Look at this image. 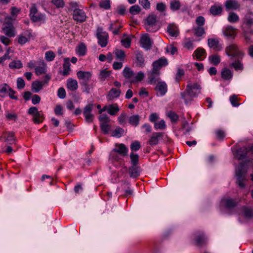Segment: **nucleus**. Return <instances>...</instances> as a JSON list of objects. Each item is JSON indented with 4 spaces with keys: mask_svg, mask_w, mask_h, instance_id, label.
Segmentation results:
<instances>
[{
    "mask_svg": "<svg viewBox=\"0 0 253 253\" xmlns=\"http://www.w3.org/2000/svg\"><path fill=\"white\" fill-rule=\"evenodd\" d=\"M167 116L170 119L172 122L175 123L178 119V116L174 112L169 111L167 113Z\"/></svg>",
    "mask_w": 253,
    "mask_h": 253,
    "instance_id": "nucleus-47",
    "label": "nucleus"
},
{
    "mask_svg": "<svg viewBox=\"0 0 253 253\" xmlns=\"http://www.w3.org/2000/svg\"><path fill=\"white\" fill-rule=\"evenodd\" d=\"M216 138L219 140H222L225 136V132L221 129H217L215 131Z\"/></svg>",
    "mask_w": 253,
    "mask_h": 253,
    "instance_id": "nucleus-57",
    "label": "nucleus"
},
{
    "mask_svg": "<svg viewBox=\"0 0 253 253\" xmlns=\"http://www.w3.org/2000/svg\"><path fill=\"white\" fill-rule=\"evenodd\" d=\"M140 148V143L137 141L133 142L130 145V149L132 151H136Z\"/></svg>",
    "mask_w": 253,
    "mask_h": 253,
    "instance_id": "nucleus-63",
    "label": "nucleus"
},
{
    "mask_svg": "<svg viewBox=\"0 0 253 253\" xmlns=\"http://www.w3.org/2000/svg\"><path fill=\"white\" fill-rule=\"evenodd\" d=\"M100 7L105 9H108L110 8V2L109 0H102L99 3Z\"/></svg>",
    "mask_w": 253,
    "mask_h": 253,
    "instance_id": "nucleus-59",
    "label": "nucleus"
},
{
    "mask_svg": "<svg viewBox=\"0 0 253 253\" xmlns=\"http://www.w3.org/2000/svg\"><path fill=\"white\" fill-rule=\"evenodd\" d=\"M0 140L3 141L7 145L16 144V137L14 132L12 131H5L1 133Z\"/></svg>",
    "mask_w": 253,
    "mask_h": 253,
    "instance_id": "nucleus-5",
    "label": "nucleus"
},
{
    "mask_svg": "<svg viewBox=\"0 0 253 253\" xmlns=\"http://www.w3.org/2000/svg\"><path fill=\"white\" fill-rule=\"evenodd\" d=\"M124 132V130L123 128L117 127L114 131H112L111 135L113 137L119 138L122 135Z\"/></svg>",
    "mask_w": 253,
    "mask_h": 253,
    "instance_id": "nucleus-48",
    "label": "nucleus"
},
{
    "mask_svg": "<svg viewBox=\"0 0 253 253\" xmlns=\"http://www.w3.org/2000/svg\"><path fill=\"white\" fill-rule=\"evenodd\" d=\"M128 121L131 125L136 126L139 124L140 117L138 115H132L129 118Z\"/></svg>",
    "mask_w": 253,
    "mask_h": 253,
    "instance_id": "nucleus-42",
    "label": "nucleus"
},
{
    "mask_svg": "<svg viewBox=\"0 0 253 253\" xmlns=\"http://www.w3.org/2000/svg\"><path fill=\"white\" fill-rule=\"evenodd\" d=\"M191 86L187 85L185 90L181 93L182 98L184 100L186 104L190 102L194 97H195L196 93L191 90Z\"/></svg>",
    "mask_w": 253,
    "mask_h": 253,
    "instance_id": "nucleus-8",
    "label": "nucleus"
},
{
    "mask_svg": "<svg viewBox=\"0 0 253 253\" xmlns=\"http://www.w3.org/2000/svg\"><path fill=\"white\" fill-rule=\"evenodd\" d=\"M132 37H133L131 35L127 36L126 34H124L122 39L121 40L122 45L126 48L129 47Z\"/></svg>",
    "mask_w": 253,
    "mask_h": 253,
    "instance_id": "nucleus-30",
    "label": "nucleus"
},
{
    "mask_svg": "<svg viewBox=\"0 0 253 253\" xmlns=\"http://www.w3.org/2000/svg\"><path fill=\"white\" fill-rule=\"evenodd\" d=\"M236 30L232 26H227L224 29L223 32L225 37L234 39L236 35Z\"/></svg>",
    "mask_w": 253,
    "mask_h": 253,
    "instance_id": "nucleus-18",
    "label": "nucleus"
},
{
    "mask_svg": "<svg viewBox=\"0 0 253 253\" xmlns=\"http://www.w3.org/2000/svg\"><path fill=\"white\" fill-rule=\"evenodd\" d=\"M9 66L11 69H20L22 67V63L20 60H15L11 62Z\"/></svg>",
    "mask_w": 253,
    "mask_h": 253,
    "instance_id": "nucleus-53",
    "label": "nucleus"
},
{
    "mask_svg": "<svg viewBox=\"0 0 253 253\" xmlns=\"http://www.w3.org/2000/svg\"><path fill=\"white\" fill-rule=\"evenodd\" d=\"M70 64L69 62H65L63 64V71L62 72V75L63 76H67L69 74L70 70Z\"/></svg>",
    "mask_w": 253,
    "mask_h": 253,
    "instance_id": "nucleus-58",
    "label": "nucleus"
},
{
    "mask_svg": "<svg viewBox=\"0 0 253 253\" xmlns=\"http://www.w3.org/2000/svg\"><path fill=\"white\" fill-rule=\"evenodd\" d=\"M136 59L137 65L139 66H142L144 64V59L141 53L137 52L136 54Z\"/></svg>",
    "mask_w": 253,
    "mask_h": 253,
    "instance_id": "nucleus-49",
    "label": "nucleus"
},
{
    "mask_svg": "<svg viewBox=\"0 0 253 253\" xmlns=\"http://www.w3.org/2000/svg\"><path fill=\"white\" fill-rule=\"evenodd\" d=\"M120 109L117 104H114L108 106V113L111 115H116Z\"/></svg>",
    "mask_w": 253,
    "mask_h": 253,
    "instance_id": "nucleus-35",
    "label": "nucleus"
},
{
    "mask_svg": "<svg viewBox=\"0 0 253 253\" xmlns=\"http://www.w3.org/2000/svg\"><path fill=\"white\" fill-rule=\"evenodd\" d=\"M112 152H116L121 156H125L127 155L128 149L124 144H116Z\"/></svg>",
    "mask_w": 253,
    "mask_h": 253,
    "instance_id": "nucleus-14",
    "label": "nucleus"
},
{
    "mask_svg": "<svg viewBox=\"0 0 253 253\" xmlns=\"http://www.w3.org/2000/svg\"><path fill=\"white\" fill-rule=\"evenodd\" d=\"M122 74L124 77L130 83V80L134 76L133 71L128 67H125Z\"/></svg>",
    "mask_w": 253,
    "mask_h": 253,
    "instance_id": "nucleus-25",
    "label": "nucleus"
},
{
    "mask_svg": "<svg viewBox=\"0 0 253 253\" xmlns=\"http://www.w3.org/2000/svg\"><path fill=\"white\" fill-rule=\"evenodd\" d=\"M168 64V61L166 58L162 57L159 60L155 61L153 63V69L157 72H159V70L163 67Z\"/></svg>",
    "mask_w": 253,
    "mask_h": 253,
    "instance_id": "nucleus-10",
    "label": "nucleus"
},
{
    "mask_svg": "<svg viewBox=\"0 0 253 253\" xmlns=\"http://www.w3.org/2000/svg\"><path fill=\"white\" fill-rule=\"evenodd\" d=\"M40 66L35 67V73L39 75L45 73L46 71V64L43 60H41L38 63Z\"/></svg>",
    "mask_w": 253,
    "mask_h": 253,
    "instance_id": "nucleus-17",
    "label": "nucleus"
},
{
    "mask_svg": "<svg viewBox=\"0 0 253 253\" xmlns=\"http://www.w3.org/2000/svg\"><path fill=\"white\" fill-rule=\"evenodd\" d=\"M235 61L232 62L229 67L233 68L235 70H242L244 68L243 64L241 63L242 58L234 59Z\"/></svg>",
    "mask_w": 253,
    "mask_h": 253,
    "instance_id": "nucleus-27",
    "label": "nucleus"
},
{
    "mask_svg": "<svg viewBox=\"0 0 253 253\" xmlns=\"http://www.w3.org/2000/svg\"><path fill=\"white\" fill-rule=\"evenodd\" d=\"M77 76L80 83L89 82L92 77V73L89 71H79L77 73Z\"/></svg>",
    "mask_w": 253,
    "mask_h": 253,
    "instance_id": "nucleus-9",
    "label": "nucleus"
},
{
    "mask_svg": "<svg viewBox=\"0 0 253 253\" xmlns=\"http://www.w3.org/2000/svg\"><path fill=\"white\" fill-rule=\"evenodd\" d=\"M247 169L244 167L243 163H241L240 166L236 169V176L237 177V182L238 186L244 188L245 187L244 181L246 179V174Z\"/></svg>",
    "mask_w": 253,
    "mask_h": 253,
    "instance_id": "nucleus-3",
    "label": "nucleus"
},
{
    "mask_svg": "<svg viewBox=\"0 0 253 253\" xmlns=\"http://www.w3.org/2000/svg\"><path fill=\"white\" fill-rule=\"evenodd\" d=\"M167 29L168 33L171 36L176 37L179 34L177 27L174 25H169Z\"/></svg>",
    "mask_w": 253,
    "mask_h": 253,
    "instance_id": "nucleus-32",
    "label": "nucleus"
},
{
    "mask_svg": "<svg viewBox=\"0 0 253 253\" xmlns=\"http://www.w3.org/2000/svg\"><path fill=\"white\" fill-rule=\"evenodd\" d=\"M30 16L31 20L34 22H42L45 20V15L39 13L35 5L30 8Z\"/></svg>",
    "mask_w": 253,
    "mask_h": 253,
    "instance_id": "nucleus-7",
    "label": "nucleus"
},
{
    "mask_svg": "<svg viewBox=\"0 0 253 253\" xmlns=\"http://www.w3.org/2000/svg\"><path fill=\"white\" fill-rule=\"evenodd\" d=\"M33 121L35 124H39L42 122L44 120L43 114L39 111L37 114L33 116Z\"/></svg>",
    "mask_w": 253,
    "mask_h": 253,
    "instance_id": "nucleus-37",
    "label": "nucleus"
},
{
    "mask_svg": "<svg viewBox=\"0 0 253 253\" xmlns=\"http://www.w3.org/2000/svg\"><path fill=\"white\" fill-rule=\"evenodd\" d=\"M43 83L42 82L38 81L33 82L32 84V90L34 92H38L43 88Z\"/></svg>",
    "mask_w": 253,
    "mask_h": 253,
    "instance_id": "nucleus-31",
    "label": "nucleus"
},
{
    "mask_svg": "<svg viewBox=\"0 0 253 253\" xmlns=\"http://www.w3.org/2000/svg\"><path fill=\"white\" fill-rule=\"evenodd\" d=\"M2 29L4 33L9 37H13L15 36V28L14 26L10 28L5 27V28H2Z\"/></svg>",
    "mask_w": 253,
    "mask_h": 253,
    "instance_id": "nucleus-39",
    "label": "nucleus"
},
{
    "mask_svg": "<svg viewBox=\"0 0 253 253\" xmlns=\"http://www.w3.org/2000/svg\"><path fill=\"white\" fill-rule=\"evenodd\" d=\"M233 73L228 68H224L221 72V77L224 80H230L232 78Z\"/></svg>",
    "mask_w": 253,
    "mask_h": 253,
    "instance_id": "nucleus-33",
    "label": "nucleus"
},
{
    "mask_svg": "<svg viewBox=\"0 0 253 253\" xmlns=\"http://www.w3.org/2000/svg\"><path fill=\"white\" fill-rule=\"evenodd\" d=\"M96 36L98 40V44L102 47H105L108 43V34L103 31L102 28H99L97 30Z\"/></svg>",
    "mask_w": 253,
    "mask_h": 253,
    "instance_id": "nucleus-6",
    "label": "nucleus"
},
{
    "mask_svg": "<svg viewBox=\"0 0 253 253\" xmlns=\"http://www.w3.org/2000/svg\"><path fill=\"white\" fill-rule=\"evenodd\" d=\"M89 82L80 83V84L83 87V91L87 93H89L90 89L93 88L94 85L93 84H89Z\"/></svg>",
    "mask_w": 253,
    "mask_h": 253,
    "instance_id": "nucleus-44",
    "label": "nucleus"
},
{
    "mask_svg": "<svg viewBox=\"0 0 253 253\" xmlns=\"http://www.w3.org/2000/svg\"><path fill=\"white\" fill-rule=\"evenodd\" d=\"M67 87L71 91H75L78 88V84L77 81L72 78H69L67 81Z\"/></svg>",
    "mask_w": 253,
    "mask_h": 253,
    "instance_id": "nucleus-24",
    "label": "nucleus"
},
{
    "mask_svg": "<svg viewBox=\"0 0 253 253\" xmlns=\"http://www.w3.org/2000/svg\"><path fill=\"white\" fill-rule=\"evenodd\" d=\"M194 35L198 37H202L206 34L205 29L203 26H196L193 28Z\"/></svg>",
    "mask_w": 253,
    "mask_h": 253,
    "instance_id": "nucleus-34",
    "label": "nucleus"
},
{
    "mask_svg": "<svg viewBox=\"0 0 253 253\" xmlns=\"http://www.w3.org/2000/svg\"><path fill=\"white\" fill-rule=\"evenodd\" d=\"M131 163L132 166H136L138 163L139 156L137 154L131 152L130 154Z\"/></svg>",
    "mask_w": 253,
    "mask_h": 253,
    "instance_id": "nucleus-56",
    "label": "nucleus"
},
{
    "mask_svg": "<svg viewBox=\"0 0 253 253\" xmlns=\"http://www.w3.org/2000/svg\"><path fill=\"white\" fill-rule=\"evenodd\" d=\"M209 60L215 65H218L220 62V56L216 54L210 56Z\"/></svg>",
    "mask_w": 253,
    "mask_h": 253,
    "instance_id": "nucleus-55",
    "label": "nucleus"
},
{
    "mask_svg": "<svg viewBox=\"0 0 253 253\" xmlns=\"http://www.w3.org/2000/svg\"><path fill=\"white\" fill-rule=\"evenodd\" d=\"M249 152V150L246 147H242L237 150L235 153V157L239 160L245 159Z\"/></svg>",
    "mask_w": 253,
    "mask_h": 253,
    "instance_id": "nucleus-20",
    "label": "nucleus"
},
{
    "mask_svg": "<svg viewBox=\"0 0 253 253\" xmlns=\"http://www.w3.org/2000/svg\"><path fill=\"white\" fill-rule=\"evenodd\" d=\"M116 58L120 61H124L126 58V54L124 51L120 49H116L114 51Z\"/></svg>",
    "mask_w": 253,
    "mask_h": 253,
    "instance_id": "nucleus-41",
    "label": "nucleus"
},
{
    "mask_svg": "<svg viewBox=\"0 0 253 253\" xmlns=\"http://www.w3.org/2000/svg\"><path fill=\"white\" fill-rule=\"evenodd\" d=\"M160 72H157L153 70H152L151 73L148 75V79L149 83L151 84H153L156 83L160 80Z\"/></svg>",
    "mask_w": 253,
    "mask_h": 253,
    "instance_id": "nucleus-26",
    "label": "nucleus"
},
{
    "mask_svg": "<svg viewBox=\"0 0 253 253\" xmlns=\"http://www.w3.org/2000/svg\"><path fill=\"white\" fill-rule=\"evenodd\" d=\"M10 89L9 87L7 84H4L0 86V96L4 97L6 94L8 93L9 90Z\"/></svg>",
    "mask_w": 253,
    "mask_h": 253,
    "instance_id": "nucleus-46",
    "label": "nucleus"
},
{
    "mask_svg": "<svg viewBox=\"0 0 253 253\" xmlns=\"http://www.w3.org/2000/svg\"><path fill=\"white\" fill-rule=\"evenodd\" d=\"M205 18L202 16L197 17L195 20L197 26H203L205 23Z\"/></svg>",
    "mask_w": 253,
    "mask_h": 253,
    "instance_id": "nucleus-61",
    "label": "nucleus"
},
{
    "mask_svg": "<svg viewBox=\"0 0 253 253\" xmlns=\"http://www.w3.org/2000/svg\"><path fill=\"white\" fill-rule=\"evenodd\" d=\"M193 56L198 60H203L206 57V51L204 48L199 47L194 51Z\"/></svg>",
    "mask_w": 253,
    "mask_h": 253,
    "instance_id": "nucleus-21",
    "label": "nucleus"
},
{
    "mask_svg": "<svg viewBox=\"0 0 253 253\" xmlns=\"http://www.w3.org/2000/svg\"><path fill=\"white\" fill-rule=\"evenodd\" d=\"M244 23L248 26H251L253 25V18L250 15H246L244 19Z\"/></svg>",
    "mask_w": 253,
    "mask_h": 253,
    "instance_id": "nucleus-64",
    "label": "nucleus"
},
{
    "mask_svg": "<svg viewBox=\"0 0 253 253\" xmlns=\"http://www.w3.org/2000/svg\"><path fill=\"white\" fill-rule=\"evenodd\" d=\"M141 10V7L138 5H133L129 8V12L132 15H136L138 14Z\"/></svg>",
    "mask_w": 253,
    "mask_h": 253,
    "instance_id": "nucleus-50",
    "label": "nucleus"
},
{
    "mask_svg": "<svg viewBox=\"0 0 253 253\" xmlns=\"http://www.w3.org/2000/svg\"><path fill=\"white\" fill-rule=\"evenodd\" d=\"M208 46L216 51H220L222 47L219 44V40L217 38H209L208 39Z\"/></svg>",
    "mask_w": 253,
    "mask_h": 253,
    "instance_id": "nucleus-11",
    "label": "nucleus"
},
{
    "mask_svg": "<svg viewBox=\"0 0 253 253\" xmlns=\"http://www.w3.org/2000/svg\"><path fill=\"white\" fill-rule=\"evenodd\" d=\"M155 90L161 96H164L168 90L167 85L164 82H159L157 84Z\"/></svg>",
    "mask_w": 253,
    "mask_h": 253,
    "instance_id": "nucleus-15",
    "label": "nucleus"
},
{
    "mask_svg": "<svg viewBox=\"0 0 253 253\" xmlns=\"http://www.w3.org/2000/svg\"><path fill=\"white\" fill-rule=\"evenodd\" d=\"M145 77L144 73L142 71L138 72L136 74L134 73L133 78L130 80L131 84L137 83L140 82Z\"/></svg>",
    "mask_w": 253,
    "mask_h": 253,
    "instance_id": "nucleus-28",
    "label": "nucleus"
},
{
    "mask_svg": "<svg viewBox=\"0 0 253 253\" xmlns=\"http://www.w3.org/2000/svg\"><path fill=\"white\" fill-rule=\"evenodd\" d=\"M51 2L58 8L63 7L65 4L63 0H52Z\"/></svg>",
    "mask_w": 253,
    "mask_h": 253,
    "instance_id": "nucleus-62",
    "label": "nucleus"
},
{
    "mask_svg": "<svg viewBox=\"0 0 253 253\" xmlns=\"http://www.w3.org/2000/svg\"><path fill=\"white\" fill-rule=\"evenodd\" d=\"M169 7L172 11L178 10L181 7V3L178 0H172L169 3Z\"/></svg>",
    "mask_w": 253,
    "mask_h": 253,
    "instance_id": "nucleus-40",
    "label": "nucleus"
},
{
    "mask_svg": "<svg viewBox=\"0 0 253 253\" xmlns=\"http://www.w3.org/2000/svg\"><path fill=\"white\" fill-rule=\"evenodd\" d=\"M225 6L226 10L230 9L235 10L237 9L240 7V4L238 2L234 0H228L225 3Z\"/></svg>",
    "mask_w": 253,
    "mask_h": 253,
    "instance_id": "nucleus-22",
    "label": "nucleus"
},
{
    "mask_svg": "<svg viewBox=\"0 0 253 253\" xmlns=\"http://www.w3.org/2000/svg\"><path fill=\"white\" fill-rule=\"evenodd\" d=\"M140 42L141 46L146 49H150L152 43L150 38L147 34H145L141 37Z\"/></svg>",
    "mask_w": 253,
    "mask_h": 253,
    "instance_id": "nucleus-13",
    "label": "nucleus"
},
{
    "mask_svg": "<svg viewBox=\"0 0 253 253\" xmlns=\"http://www.w3.org/2000/svg\"><path fill=\"white\" fill-rule=\"evenodd\" d=\"M157 17L156 15L150 14L144 20V26L146 30L150 32H154L158 30L156 26Z\"/></svg>",
    "mask_w": 253,
    "mask_h": 253,
    "instance_id": "nucleus-4",
    "label": "nucleus"
},
{
    "mask_svg": "<svg viewBox=\"0 0 253 253\" xmlns=\"http://www.w3.org/2000/svg\"><path fill=\"white\" fill-rule=\"evenodd\" d=\"M86 47L83 43H81L79 45L76 49V52L77 54L81 56H84L86 54Z\"/></svg>",
    "mask_w": 253,
    "mask_h": 253,
    "instance_id": "nucleus-45",
    "label": "nucleus"
},
{
    "mask_svg": "<svg viewBox=\"0 0 253 253\" xmlns=\"http://www.w3.org/2000/svg\"><path fill=\"white\" fill-rule=\"evenodd\" d=\"M239 19V16L234 12H230L228 17V20L231 23L237 22Z\"/></svg>",
    "mask_w": 253,
    "mask_h": 253,
    "instance_id": "nucleus-52",
    "label": "nucleus"
},
{
    "mask_svg": "<svg viewBox=\"0 0 253 253\" xmlns=\"http://www.w3.org/2000/svg\"><path fill=\"white\" fill-rule=\"evenodd\" d=\"M55 57V53L51 50L47 51L45 53V59L47 61L50 62L53 61Z\"/></svg>",
    "mask_w": 253,
    "mask_h": 253,
    "instance_id": "nucleus-51",
    "label": "nucleus"
},
{
    "mask_svg": "<svg viewBox=\"0 0 253 253\" xmlns=\"http://www.w3.org/2000/svg\"><path fill=\"white\" fill-rule=\"evenodd\" d=\"M140 171L138 167L136 166H132L129 169V173L131 177H136L139 175Z\"/></svg>",
    "mask_w": 253,
    "mask_h": 253,
    "instance_id": "nucleus-36",
    "label": "nucleus"
},
{
    "mask_svg": "<svg viewBox=\"0 0 253 253\" xmlns=\"http://www.w3.org/2000/svg\"><path fill=\"white\" fill-rule=\"evenodd\" d=\"M154 127L156 129H164L166 127L165 122L164 120L155 123Z\"/></svg>",
    "mask_w": 253,
    "mask_h": 253,
    "instance_id": "nucleus-60",
    "label": "nucleus"
},
{
    "mask_svg": "<svg viewBox=\"0 0 253 253\" xmlns=\"http://www.w3.org/2000/svg\"><path fill=\"white\" fill-rule=\"evenodd\" d=\"M14 20L15 18H12L10 16L6 17L4 20L2 28H5V27H6L7 28H10L13 27V23Z\"/></svg>",
    "mask_w": 253,
    "mask_h": 253,
    "instance_id": "nucleus-38",
    "label": "nucleus"
},
{
    "mask_svg": "<svg viewBox=\"0 0 253 253\" xmlns=\"http://www.w3.org/2000/svg\"><path fill=\"white\" fill-rule=\"evenodd\" d=\"M225 51L226 55L230 57L232 60L234 59L243 58L244 56V53L234 43L227 46Z\"/></svg>",
    "mask_w": 253,
    "mask_h": 253,
    "instance_id": "nucleus-2",
    "label": "nucleus"
},
{
    "mask_svg": "<svg viewBox=\"0 0 253 253\" xmlns=\"http://www.w3.org/2000/svg\"><path fill=\"white\" fill-rule=\"evenodd\" d=\"M195 245L198 246H202L206 243L207 238L204 233L197 232L195 234Z\"/></svg>",
    "mask_w": 253,
    "mask_h": 253,
    "instance_id": "nucleus-12",
    "label": "nucleus"
},
{
    "mask_svg": "<svg viewBox=\"0 0 253 253\" xmlns=\"http://www.w3.org/2000/svg\"><path fill=\"white\" fill-rule=\"evenodd\" d=\"M221 204L227 209H230L234 208L237 204V202L234 199L227 198L221 200Z\"/></svg>",
    "mask_w": 253,
    "mask_h": 253,
    "instance_id": "nucleus-19",
    "label": "nucleus"
},
{
    "mask_svg": "<svg viewBox=\"0 0 253 253\" xmlns=\"http://www.w3.org/2000/svg\"><path fill=\"white\" fill-rule=\"evenodd\" d=\"M108 123L103 122L100 124L101 129L104 134H108L110 130L111 126Z\"/></svg>",
    "mask_w": 253,
    "mask_h": 253,
    "instance_id": "nucleus-54",
    "label": "nucleus"
},
{
    "mask_svg": "<svg viewBox=\"0 0 253 253\" xmlns=\"http://www.w3.org/2000/svg\"><path fill=\"white\" fill-rule=\"evenodd\" d=\"M69 4V10L72 11L73 19L79 23L84 22L87 17L86 14L83 9L80 8L78 3L72 1Z\"/></svg>",
    "mask_w": 253,
    "mask_h": 253,
    "instance_id": "nucleus-1",
    "label": "nucleus"
},
{
    "mask_svg": "<svg viewBox=\"0 0 253 253\" xmlns=\"http://www.w3.org/2000/svg\"><path fill=\"white\" fill-rule=\"evenodd\" d=\"M187 85L191 86V90L196 93L195 97H197L201 92V87L198 83H192L188 82Z\"/></svg>",
    "mask_w": 253,
    "mask_h": 253,
    "instance_id": "nucleus-29",
    "label": "nucleus"
},
{
    "mask_svg": "<svg viewBox=\"0 0 253 253\" xmlns=\"http://www.w3.org/2000/svg\"><path fill=\"white\" fill-rule=\"evenodd\" d=\"M163 136V133L161 132H154L152 134L150 140L148 142L149 144L151 145H156L158 144L159 138Z\"/></svg>",
    "mask_w": 253,
    "mask_h": 253,
    "instance_id": "nucleus-23",
    "label": "nucleus"
},
{
    "mask_svg": "<svg viewBox=\"0 0 253 253\" xmlns=\"http://www.w3.org/2000/svg\"><path fill=\"white\" fill-rule=\"evenodd\" d=\"M121 91L119 88H112L109 91L106 96L108 100H113L116 98H118L121 94Z\"/></svg>",
    "mask_w": 253,
    "mask_h": 253,
    "instance_id": "nucleus-16",
    "label": "nucleus"
},
{
    "mask_svg": "<svg viewBox=\"0 0 253 253\" xmlns=\"http://www.w3.org/2000/svg\"><path fill=\"white\" fill-rule=\"evenodd\" d=\"M222 8L221 5H214L211 6L210 8L211 13L214 15H219L221 14Z\"/></svg>",
    "mask_w": 253,
    "mask_h": 253,
    "instance_id": "nucleus-43",
    "label": "nucleus"
}]
</instances>
